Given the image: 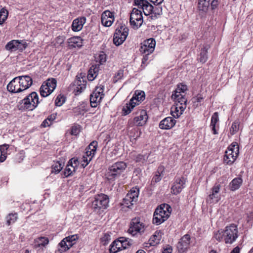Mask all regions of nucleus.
Here are the masks:
<instances>
[{
    "label": "nucleus",
    "instance_id": "c85d7f7f",
    "mask_svg": "<svg viewBox=\"0 0 253 253\" xmlns=\"http://www.w3.org/2000/svg\"><path fill=\"white\" fill-rule=\"evenodd\" d=\"M139 194V189L136 188H133L127 194L126 200L129 199L131 201L136 202L137 201L138 196Z\"/></svg>",
    "mask_w": 253,
    "mask_h": 253
},
{
    "label": "nucleus",
    "instance_id": "2eb2a0df",
    "mask_svg": "<svg viewBox=\"0 0 253 253\" xmlns=\"http://www.w3.org/2000/svg\"><path fill=\"white\" fill-rule=\"evenodd\" d=\"M16 78H18V83L20 87H22L23 91L28 88L32 84L33 80L32 78L28 75L18 76Z\"/></svg>",
    "mask_w": 253,
    "mask_h": 253
},
{
    "label": "nucleus",
    "instance_id": "8fccbe9b",
    "mask_svg": "<svg viewBox=\"0 0 253 253\" xmlns=\"http://www.w3.org/2000/svg\"><path fill=\"white\" fill-rule=\"evenodd\" d=\"M111 240V236L109 233H105L102 237L101 238V242L103 245H106Z\"/></svg>",
    "mask_w": 253,
    "mask_h": 253
},
{
    "label": "nucleus",
    "instance_id": "79ce46f5",
    "mask_svg": "<svg viewBox=\"0 0 253 253\" xmlns=\"http://www.w3.org/2000/svg\"><path fill=\"white\" fill-rule=\"evenodd\" d=\"M133 97H135V101L139 102L143 101L145 98V93L143 91H136Z\"/></svg>",
    "mask_w": 253,
    "mask_h": 253
},
{
    "label": "nucleus",
    "instance_id": "603ef678",
    "mask_svg": "<svg viewBox=\"0 0 253 253\" xmlns=\"http://www.w3.org/2000/svg\"><path fill=\"white\" fill-rule=\"evenodd\" d=\"M79 161L77 158H73L69 160L68 164H70L71 167H74L75 169L79 165Z\"/></svg>",
    "mask_w": 253,
    "mask_h": 253
},
{
    "label": "nucleus",
    "instance_id": "a19ab883",
    "mask_svg": "<svg viewBox=\"0 0 253 253\" xmlns=\"http://www.w3.org/2000/svg\"><path fill=\"white\" fill-rule=\"evenodd\" d=\"M56 80L55 79L52 78L51 79H48L45 83H44L45 85H47L48 88L50 89V90L53 91L56 86Z\"/></svg>",
    "mask_w": 253,
    "mask_h": 253
},
{
    "label": "nucleus",
    "instance_id": "de8ad7c7",
    "mask_svg": "<svg viewBox=\"0 0 253 253\" xmlns=\"http://www.w3.org/2000/svg\"><path fill=\"white\" fill-rule=\"evenodd\" d=\"M97 147V142L96 141H93L90 143V144L87 147L86 149L87 150H89L91 152L93 153H95L96 151V149Z\"/></svg>",
    "mask_w": 253,
    "mask_h": 253
},
{
    "label": "nucleus",
    "instance_id": "0e129e2a",
    "mask_svg": "<svg viewBox=\"0 0 253 253\" xmlns=\"http://www.w3.org/2000/svg\"><path fill=\"white\" fill-rule=\"evenodd\" d=\"M104 86L100 85L99 86H96L94 91V94H103Z\"/></svg>",
    "mask_w": 253,
    "mask_h": 253
},
{
    "label": "nucleus",
    "instance_id": "bf43d9fd",
    "mask_svg": "<svg viewBox=\"0 0 253 253\" xmlns=\"http://www.w3.org/2000/svg\"><path fill=\"white\" fill-rule=\"evenodd\" d=\"M153 223H158V206L155 209V211L153 214V218L152 221Z\"/></svg>",
    "mask_w": 253,
    "mask_h": 253
},
{
    "label": "nucleus",
    "instance_id": "ddd939ff",
    "mask_svg": "<svg viewBox=\"0 0 253 253\" xmlns=\"http://www.w3.org/2000/svg\"><path fill=\"white\" fill-rule=\"evenodd\" d=\"M185 184V180L183 177L176 179L171 188V192L174 195H177L184 188Z\"/></svg>",
    "mask_w": 253,
    "mask_h": 253
},
{
    "label": "nucleus",
    "instance_id": "f257e3e1",
    "mask_svg": "<svg viewBox=\"0 0 253 253\" xmlns=\"http://www.w3.org/2000/svg\"><path fill=\"white\" fill-rule=\"evenodd\" d=\"M213 237L218 242L224 241L226 244H232L238 237L237 226L231 224L224 229L214 232Z\"/></svg>",
    "mask_w": 253,
    "mask_h": 253
},
{
    "label": "nucleus",
    "instance_id": "9b49d317",
    "mask_svg": "<svg viewBox=\"0 0 253 253\" xmlns=\"http://www.w3.org/2000/svg\"><path fill=\"white\" fill-rule=\"evenodd\" d=\"M220 185L219 184H215L211 188V193L209 195L207 199L208 202L212 203L213 202H218L220 199L219 190L220 189Z\"/></svg>",
    "mask_w": 253,
    "mask_h": 253
},
{
    "label": "nucleus",
    "instance_id": "e433bc0d",
    "mask_svg": "<svg viewBox=\"0 0 253 253\" xmlns=\"http://www.w3.org/2000/svg\"><path fill=\"white\" fill-rule=\"evenodd\" d=\"M18 218V214L17 213H9L6 217V223L8 225L14 223Z\"/></svg>",
    "mask_w": 253,
    "mask_h": 253
},
{
    "label": "nucleus",
    "instance_id": "1a4fd4ad",
    "mask_svg": "<svg viewBox=\"0 0 253 253\" xmlns=\"http://www.w3.org/2000/svg\"><path fill=\"white\" fill-rule=\"evenodd\" d=\"M191 238L189 234L184 235L180 239L176 245V248L179 253L186 252L189 247Z\"/></svg>",
    "mask_w": 253,
    "mask_h": 253
},
{
    "label": "nucleus",
    "instance_id": "e2e57ef3",
    "mask_svg": "<svg viewBox=\"0 0 253 253\" xmlns=\"http://www.w3.org/2000/svg\"><path fill=\"white\" fill-rule=\"evenodd\" d=\"M85 150V155L84 156L88 158V161H90L94 157L95 153H92V152H91L89 150H87V149H86Z\"/></svg>",
    "mask_w": 253,
    "mask_h": 253
},
{
    "label": "nucleus",
    "instance_id": "4d7b16f0",
    "mask_svg": "<svg viewBox=\"0 0 253 253\" xmlns=\"http://www.w3.org/2000/svg\"><path fill=\"white\" fill-rule=\"evenodd\" d=\"M40 242H39L38 246L40 247L41 246L44 247L48 243V239L45 237H41L39 239Z\"/></svg>",
    "mask_w": 253,
    "mask_h": 253
},
{
    "label": "nucleus",
    "instance_id": "423d86ee",
    "mask_svg": "<svg viewBox=\"0 0 253 253\" xmlns=\"http://www.w3.org/2000/svg\"><path fill=\"white\" fill-rule=\"evenodd\" d=\"M128 33V29L125 25H121L116 29L114 34V43L119 46L126 40Z\"/></svg>",
    "mask_w": 253,
    "mask_h": 253
},
{
    "label": "nucleus",
    "instance_id": "3c124183",
    "mask_svg": "<svg viewBox=\"0 0 253 253\" xmlns=\"http://www.w3.org/2000/svg\"><path fill=\"white\" fill-rule=\"evenodd\" d=\"M131 104L132 103L130 104L126 103V105L124 106L122 110L124 115H126L131 112V110L133 109L131 107Z\"/></svg>",
    "mask_w": 253,
    "mask_h": 253
},
{
    "label": "nucleus",
    "instance_id": "f3484780",
    "mask_svg": "<svg viewBox=\"0 0 253 253\" xmlns=\"http://www.w3.org/2000/svg\"><path fill=\"white\" fill-rule=\"evenodd\" d=\"M83 39L80 37H73L68 39V47L70 49L74 48H80L83 45Z\"/></svg>",
    "mask_w": 253,
    "mask_h": 253
},
{
    "label": "nucleus",
    "instance_id": "6ab92c4d",
    "mask_svg": "<svg viewBox=\"0 0 253 253\" xmlns=\"http://www.w3.org/2000/svg\"><path fill=\"white\" fill-rule=\"evenodd\" d=\"M175 125V120L171 117H167L159 123V127L163 129H169Z\"/></svg>",
    "mask_w": 253,
    "mask_h": 253
},
{
    "label": "nucleus",
    "instance_id": "c9c22d12",
    "mask_svg": "<svg viewBox=\"0 0 253 253\" xmlns=\"http://www.w3.org/2000/svg\"><path fill=\"white\" fill-rule=\"evenodd\" d=\"M237 157L238 156H234V155H232V156L227 155V154L225 153L223 159L224 163L226 165H231L235 161Z\"/></svg>",
    "mask_w": 253,
    "mask_h": 253
},
{
    "label": "nucleus",
    "instance_id": "052dcab7",
    "mask_svg": "<svg viewBox=\"0 0 253 253\" xmlns=\"http://www.w3.org/2000/svg\"><path fill=\"white\" fill-rule=\"evenodd\" d=\"M124 203L123 204L126 206L128 208H130V207L133 205L134 201H131V200H126V196L125 198L124 199Z\"/></svg>",
    "mask_w": 253,
    "mask_h": 253
},
{
    "label": "nucleus",
    "instance_id": "f8f14e48",
    "mask_svg": "<svg viewBox=\"0 0 253 253\" xmlns=\"http://www.w3.org/2000/svg\"><path fill=\"white\" fill-rule=\"evenodd\" d=\"M27 46V43L24 41L19 42L18 40H13L9 42L6 45V48L7 50H11L12 51L16 50L17 49L22 50L25 49Z\"/></svg>",
    "mask_w": 253,
    "mask_h": 253
},
{
    "label": "nucleus",
    "instance_id": "4be33fe9",
    "mask_svg": "<svg viewBox=\"0 0 253 253\" xmlns=\"http://www.w3.org/2000/svg\"><path fill=\"white\" fill-rule=\"evenodd\" d=\"M104 94H94V91L90 95V103L92 107H96L98 103H100L102 99L103 98Z\"/></svg>",
    "mask_w": 253,
    "mask_h": 253
},
{
    "label": "nucleus",
    "instance_id": "a211bd4d",
    "mask_svg": "<svg viewBox=\"0 0 253 253\" xmlns=\"http://www.w3.org/2000/svg\"><path fill=\"white\" fill-rule=\"evenodd\" d=\"M8 91L13 93H18L23 91L18 82V78H14L7 85Z\"/></svg>",
    "mask_w": 253,
    "mask_h": 253
},
{
    "label": "nucleus",
    "instance_id": "c03bdc74",
    "mask_svg": "<svg viewBox=\"0 0 253 253\" xmlns=\"http://www.w3.org/2000/svg\"><path fill=\"white\" fill-rule=\"evenodd\" d=\"M240 122L235 121L233 123L232 126L230 129V133L231 135H233L238 132L239 129Z\"/></svg>",
    "mask_w": 253,
    "mask_h": 253
},
{
    "label": "nucleus",
    "instance_id": "7ed1b4c3",
    "mask_svg": "<svg viewBox=\"0 0 253 253\" xmlns=\"http://www.w3.org/2000/svg\"><path fill=\"white\" fill-rule=\"evenodd\" d=\"M127 165L123 161L118 162L110 166L107 173L108 178L114 179L118 177L126 169Z\"/></svg>",
    "mask_w": 253,
    "mask_h": 253
},
{
    "label": "nucleus",
    "instance_id": "49530a36",
    "mask_svg": "<svg viewBox=\"0 0 253 253\" xmlns=\"http://www.w3.org/2000/svg\"><path fill=\"white\" fill-rule=\"evenodd\" d=\"M124 76V70L120 69L118 71L117 73L115 74L113 79V82L116 83L119 80L122 79Z\"/></svg>",
    "mask_w": 253,
    "mask_h": 253
},
{
    "label": "nucleus",
    "instance_id": "0eeeda50",
    "mask_svg": "<svg viewBox=\"0 0 253 253\" xmlns=\"http://www.w3.org/2000/svg\"><path fill=\"white\" fill-rule=\"evenodd\" d=\"M142 12L137 8H133L130 15L129 22L134 29H138L143 23Z\"/></svg>",
    "mask_w": 253,
    "mask_h": 253
},
{
    "label": "nucleus",
    "instance_id": "864d4df0",
    "mask_svg": "<svg viewBox=\"0 0 253 253\" xmlns=\"http://www.w3.org/2000/svg\"><path fill=\"white\" fill-rule=\"evenodd\" d=\"M78 239V235L77 234L73 235L71 236H69L65 238H64L63 240L66 241V242H68L69 241L70 242L74 243V244L76 243V241Z\"/></svg>",
    "mask_w": 253,
    "mask_h": 253
},
{
    "label": "nucleus",
    "instance_id": "473e14b6",
    "mask_svg": "<svg viewBox=\"0 0 253 253\" xmlns=\"http://www.w3.org/2000/svg\"><path fill=\"white\" fill-rule=\"evenodd\" d=\"M180 107L179 105L177 104H175L172 106L171 108V114L172 116L174 118H178L180 117L183 113L184 110H182L181 109H179Z\"/></svg>",
    "mask_w": 253,
    "mask_h": 253
},
{
    "label": "nucleus",
    "instance_id": "58836bf2",
    "mask_svg": "<svg viewBox=\"0 0 253 253\" xmlns=\"http://www.w3.org/2000/svg\"><path fill=\"white\" fill-rule=\"evenodd\" d=\"M63 165L59 162L54 163L52 166V172L59 173L63 168Z\"/></svg>",
    "mask_w": 253,
    "mask_h": 253
},
{
    "label": "nucleus",
    "instance_id": "39448f33",
    "mask_svg": "<svg viewBox=\"0 0 253 253\" xmlns=\"http://www.w3.org/2000/svg\"><path fill=\"white\" fill-rule=\"evenodd\" d=\"M155 45L156 41L153 38L147 39L141 43L139 50L142 54H145L142 59V63L148 60V55L154 51Z\"/></svg>",
    "mask_w": 253,
    "mask_h": 253
},
{
    "label": "nucleus",
    "instance_id": "aec40b11",
    "mask_svg": "<svg viewBox=\"0 0 253 253\" xmlns=\"http://www.w3.org/2000/svg\"><path fill=\"white\" fill-rule=\"evenodd\" d=\"M86 18L84 17L78 18L73 20L72 24V28L73 31L77 32L80 31L85 23Z\"/></svg>",
    "mask_w": 253,
    "mask_h": 253
},
{
    "label": "nucleus",
    "instance_id": "69168bd1",
    "mask_svg": "<svg viewBox=\"0 0 253 253\" xmlns=\"http://www.w3.org/2000/svg\"><path fill=\"white\" fill-rule=\"evenodd\" d=\"M203 99L204 98L201 94H198L197 96L193 98V102L194 103L196 102L200 103L203 100Z\"/></svg>",
    "mask_w": 253,
    "mask_h": 253
},
{
    "label": "nucleus",
    "instance_id": "20e7f679",
    "mask_svg": "<svg viewBox=\"0 0 253 253\" xmlns=\"http://www.w3.org/2000/svg\"><path fill=\"white\" fill-rule=\"evenodd\" d=\"M109 203L108 197L103 194H99L94 198L92 202L91 207L94 211L99 212L107 208Z\"/></svg>",
    "mask_w": 253,
    "mask_h": 253
},
{
    "label": "nucleus",
    "instance_id": "680f3d73",
    "mask_svg": "<svg viewBox=\"0 0 253 253\" xmlns=\"http://www.w3.org/2000/svg\"><path fill=\"white\" fill-rule=\"evenodd\" d=\"M158 182V175L156 173L155 175L154 176V177L152 178L151 182V185L152 187H156V184L157 182Z\"/></svg>",
    "mask_w": 253,
    "mask_h": 253
},
{
    "label": "nucleus",
    "instance_id": "4468645a",
    "mask_svg": "<svg viewBox=\"0 0 253 253\" xmlns=\"http://www.w3.org/2000/svg\"><path fill=\"white\" fill-rule=\"evenodd\" d=\"M114 20V16L113 13L109 10H106L103 12L101 15V22L102 24L106 26H110Z\"/></svg>",
    "mask_w": 253,
    "mask_h": 253
},
{
    "label": "nucleus",
    "instance_id": "c756f323",
    "mask_svg": "<svg viewBox=\"0 0 253 253\" xmlns=\"http://www.w3.org/2000/svg\"><path fill=\"white\" fill-rule=\"evenodd\" d=\"M73 85L76 86V88H74L75 95L80 94L85 88V84H81V81L80 80L75 81Z\"/></svg>",
    "mask_w": 253,
    "mask_h": 253
},
{
    "label": "nucleus",
    "instance_id": "37998d69",
    "mask_svg": "<svg viewBox=\"0 0 253 253\" xmlns=\"http://www.w3.org/2000/svg\"><path fill=\"white\" fill-rule=\"evenodd\" d=\"M75 170V169L73 167H71L70 164H68L63 172V174L65 177H67L71 175Z\"/></svg>",
    "mask_w": 253,
    "mask_h": 253
},
{
    "label": "nucleus",
    "instance_id": "13d9d810",
    "mask_svg": "<svg viewBox=\"0 0 253 253\" xmlns=\"http://www.w3.org/2000/svg\"><path fill=\"white\" fill-rule=\"evenodd\" d=\"M80 132L79 126H74L71 128V134L74 135H77Z\"/></svg>",
    "mask_w": 253,
    "mask_h": 253
},
{
    "label": "nucleus",
    "instance_id": "2f4dec72",
    "mask_svg": "<svg viewBox=\"0 0 253 253\" xmlns=\"http://www.w3.org/2000/svg\"><path fill=\"white\" fill-rule=\"evenodd\" d=\"M218 114L217 112H215L213 113L211 117V126H212V130L213 131V133L214 134H217V132L215 128V125L218 122Z\"/></svg>",
    "mask_w": 253,
    "mask_h": 253
},
{
    "label": "nucleus",
    "instance_id": "bb28decb",
    "mask_svg": "<svg viewBox=\"0 0 253 253\" xmlns=\"http://www.w3.org/2000/svg\"><path fill=\"white\" fill-rule=\"evenodd\" d=\"M74 245V243L70 242L69 241L66 242V241L62 240L58 245L60 247L58 251L60 253H64L70 249Z\"/></svg>",
    "mask_w": 253,
    "mask_h": 253
},
{
    "label": "nucleus",
    "instance_id": "9d476101",
    "mask_svg": "<svg viewBox=\"0 0 253 253\" xmlns=\"http://www.w3.org/2000/svg\"><path fill=\"white\" fill-rule=\"evenodd\" d=\"M171 209L167 204H163L159 205V224L164 222L168 219L171 213Z\"/></svg>",
    "mask_w": 253,
    "mask_h": 253
},
{
    "label": "nucleus",
    "instance_id": "774afa93",
    "mask_svg": "<svg viewBox=\"0 0 253 253\" xmlns=\"http://www.w3.org/2000/svg\"><path fill=\"white\" fill-rule=\"evenodd\" d=\"M73 111L76 115H79L83 114L84 110L80 107H77L73 109Z\"/></svg>",
    "mask_w": 253,
    "mask_h": 253
},
{
    "label": "nucleus",
    "instance_id": "a878e982",
    "mask_svg": "<svg viewBox=\"0 0 253 253\" xmlns=\"http://www.w3.org/2000/svg\"><path fill=\"white\" fill-rule=\"evenodd\" d=\"M242 182L243 180L241 177H237L233 179L229 183V189L233 191L238 189L240 187Z\"/></svg>",
    "mask_w": 253,
    "mask_h": 253
},
{
    "label": "nucleus",
    "instance_id": "dca6fc26",
    "mask_svg": "<svg viewBox=\"0 0 253 253\" xmlns=\"http://www.w3.org/2000/svg\"><path fill=\"white\" fill-rule=\"evenodd\" d=\"M137 114L139 115L134 118V123L137 126H143L146 124L148 119L147 113L145 110H140Z\"/></svg>",
    "mask_w": 253,
    "mask_h": 253
},
{
    "label": "nucleus",
    "instance_id": "6e6d98bb",
    "mask_svg": "<svg viewBox=\"0 0 253 253\" xmlns=\"http://www.w3.org/2000/svg\"><path fill=\"white\" fill-rule=\"evenodd\" d=\"M187 89V86L184 84H178L176 88V93L182 92L184 93V92Z\"/></svg>",
    "mask_w": 253,
    "mask_h": 253
},
{
    "label": "nucleus",
    "instance_id": "393cba45",
    "mask_svg": "<svg viewBox=\"0 0 253 253\" xmlns=\"http://www.w3.org/2000/svg\"><path fill=\"white\" fill-rule=\"evenodd\" d=\"M99 71V65H92L88 72L87 78L89 81H93L97 76Z\"/></svg>",
    "mask_w": 253,
    "mask_h": 253
},
{
    "label": "nucleus",
    "instance_id": "72a5a7b5",
    "mask_svg": "<svg viewBox=\"0 0 253 253\" xmlns=\"http://www.w3.org/2000/svg\"><path fill=\"white\" fill-rule=\"evenodd\" d=\"M210 47L208 45L204 46L202 49L200 53L199 60L201 62L204 63L206 62L208 59V50Z\"/></svg>",
    "mask_w": 253,
    "mask_h": 253
},
{
    "label": "nucleus",
    "instance_id": "b1692460",
    "mask_svg": "<svg viewBox=\"0 0 253 253\" xmlns=\"http://www.w3.org/2000/svg\"><path fill=\"white\" fill-rule=\"evenodd\" d=\"M176 96L177 98L174 99L175 104H177L180 106L178 107L179 109H181L182 111L185 110L187 106V98L185 97V95L180 96L177 95Z\"/></svg>",
    "mask_w": 253,
    "mask_h": 253
},
{
    "label": "nucleus",
    "instance_id": "f03ea898",
    "mask_svg": "<svg viewBox=\"0 0 253 253\" xmlns=\"http://www.w3.org/2000/svg\"><path fill=\"white\" fill-rule=\"evenodd\" d=\"M39 102L38 94L35 91L32 92L20 101V109L32 111L37 106Z\"/></svg>",
    "mask_w": 253,
    "mask_h": 253
},
{
    "label": "nucleus",
    "instance_id": "412c9836",
    "mask_svg": "<svg viewBox=\"0 0 253 253\" xmlns=\"http://www.w3.org/2000/svg\"><path fill=\"white\" fill-rule=\"evenodd\" d=\"M239 153V145L236 142H233L231 145H230L227 148V150L225 151V154L227 155L232 156H238Z\"/></svg>",
    "mask_w": 253,
    "mask_h": 253
},
{
    "label": "nucleus",
    "instance_id": "a18cd8bd",
    "mask_svg": "<svg viewBox=\"0 0 253 253\" xmlns=\"http://www.w3.org/2000/svg\"><path fill=\"white\" fill-rule=\"evenodd\" d=\"M120 239H122L121 242H124L123 246L122 247V248L124 249H126L128 246H130L132 244L133 241L131 239L125 237H121Z\"/></svg>",
    "mask_w": 253,
    "mask_h": 253
},
{
    "label": "nucleus",
    "instance_id": "338daca9",
    "mask_svg": "<svg viewBox=\"0 0 253 253\" xmlns=\"http://www.w3.org/2000/svg\"><path fill=\"white\" fill-rule=\"evenodd\" d=\"M98 59L100 64H103L106 60L105 54H100L98 56Z\"/></svg>",
    "mask_w": 253,
    "mask_h": 253
},
{
    "label": "nucleus",
    "instance_id": "5701e85b",
    "mask_svg": "<svg viewBox=\"0 0 253 253\" xmlns=\"http://www.w3.org/2000/svg\"><path fill=\"white\" fill-rule=\"evenodd\" d=\"M124 242H121V240L114 241L110 245V252L111 253H116L122 250Z\"/></svg>",
    "mask_w": 253,
    "mask_h": 253
},
{
    "label": "nucleus",
    "instance_id": "5fc2aeb1",
    "mask_svg": "<svg viewBox=\"0 0 253 253\" xmlns=\"http://www.w3.org/2000/svg\"><path fill=\"white\" fill-rule=\"evenodd\" d=\"M65 101V98L64 96H58L56 99L55 104L57 106H61Z\"/></svg>",
    "mask_w": 253,
    "mask_h": 253
},
{
    "label": "nucleus",
    "instance_id": "ea45409f",
    "mask_svg": "<svg viewBox=\"0 0 253 253\" xmlns=\"http://www.w3.org/2000/svg\"><path fill=\"white\" fill-rule=\"evenodd\" d=\"M8 11L4 8L0 10V25H2L6 20L8 16Z\"/></svg>",
    "mask_w": 253,
    "mask_h": 253
},
{
    "label": "nucleus",
    "instance_id": "09e8293b",
    "mask_svg": "<svg viewBox=\"0 0 253 253\" xmlns=\"http://www.w3.org/2000/svg\"><path fill=\"white\" fill-rule=\"evenodd\" d=\"M156 233L157 231L155 232V234ZM157 235L156 234H154L149 239V243H146V244H149L151 246H155L158 244V242H157Z\"/></svg>",
    "mask_w": 253,
    "mask_h": 253
},
{
    "label": "nucleus",
    "instance_id": "4c0bfd02",
    "mask_svg": "<svg viewBox=\"0 0 253 253\" xmlns=\"http://www.w3.org/2000/svg\"><path fill=\"white\" fill-rule=\"evenodd\" d=\"M133 159L136 163H144L146 159L148 158V156L145 155L137 154L132 155Z\"/></svg>",
    "mask_w": 253,
    "mask_h": 253
},
{
    "label": "nucleus",
    "instance_id": "f704fd0d",
    "mask_svg": "<svg viewBox=\"0 0 253 253\" xmlns=\"http://www.w3.org/2000/svg\"><path fill=\"white\" fill-rule=\"evenodd\" d=\"M40 91L41 96L44 97L48 96L52 92V91L50 90V89L48 88V85H45L44 83L41 86Z\"/></svg>",
    "mask_w": 253,
    "mask_h": 253
},
{
    "label": "nucleus",
    "instance_id": "7c9ffc66",
    "mask_svg": "<svg viewBox=\"0 0 253 253\" xmlns=\"http://www.w3.org/2000/svg\"><path fill=\"white\" fill-rule=\"evenodd\" d=\"M210 5V0H199L198 8L199 10L206 12Z\"/></svg>",
    "mask_w": 253,
    "mask_h": 253
},
{
    "label": "nucleus",
    "instance_id": "cd10ccee",
    "mask_svg": "<svg viewBox=\"0 0 253 253\" xmlns=\"http://www.w3.org/2000/svg\"><path fill=\"white\" fill-rule=\"evenodd\" d=\"M144 13L146 15H150L152 19H157V13L154 11V7L152 5H147L143 8Z\"/></svg>",
    "mask_w": 253,
    "mask_h": 253
},
{
    "label": "nucleus",
    "instance_id": "6e6552de",
    "mask_svg": "<svg viewBox=\"0 0 253 253\" xmlns=\"http://www.w3.org/2000/svg\"><path fill=\"white\" fill-rule=\"evenodd\" d=\"M144 225L140 222V219L139 217H135L132 219L130 223V226L128 230V233L132 236L135 235L137 232L144 231Z\"/></svg>",
    "mask_w": 253,
    "mask_h": 253
}]
</instances>
